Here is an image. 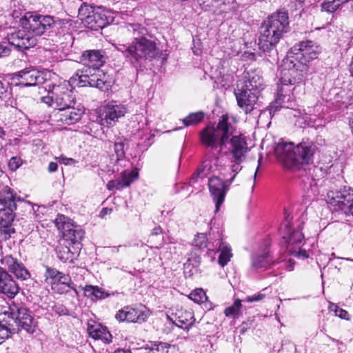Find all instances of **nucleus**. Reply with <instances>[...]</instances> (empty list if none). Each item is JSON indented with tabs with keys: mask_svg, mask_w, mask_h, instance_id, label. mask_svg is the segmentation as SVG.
Masks as SVG:
<instances>
[{
	"mask_svg": "<svg viewBox=\"0 0 353 353\" xmlns=\"http://www.w3.org/2000/svg\"><path fill=\"white\" fill-rule=\"evenodd\" d=\"M289 30L288 12L285 10L272 14L262 23L258 45L269 62L272 63L278 60L276 45Z\"/></svg>",
	"mask_w": 353,
	"mask_h": 353,
	"instance_id": "obj_1",
	"label": "nucleus"
},
{
	"mask_svg": "<svg viewBox=\"0 0 353 353\" xmlns=\"http://www.w3.org/2000/svg\"><path fill=\"white\" fill-rule=\"evenodd\" d=\"M236 123L233 116L228 114L221 115L216 127L208 125L200 132L201 143L211 149L219 148L218 152H220L235 131Z\"/></svg>",
	"mask_w": 353,
	"mask_h": 353,
	"instance_id": "obj_2",
	"label": "nucleus"
},
{
	"mask_svg": "<svg viewBox=\"0 0 353 353\" xmlns=\"http://www.w3.org/2000/svg\"><path fill=\"white\" fill-rule=\"evenodd\" d=\"M9 178L3 183L0 182V231L5 235L4 239L10 237L14 232L11 224L14 219V210H17V202L26 205L23 200L16 196L14 191L7 184Z\"/></svg>",
	"mask_w": 353,
	"mask_h": 353,
	"instance_id": "obj_3",
	"label": "nucleus"
},
{
	"mask_svg": "<svg viewBox=\"0 0 353 353\" xmlns=\"http://www.w3.org/2000/svg\"><path fill=\"white\" fill-rule=\"evenodd\" d=\"M116 48L137 68H145L146 61L152 60L158 54L156 43L146 38H141L139 41L130 46L119 43L116 46Z\"/></svg>",
	"mask_w": 353,
	"mask_h": 353,
	"instance_id": "obj_4",
	"label": "nucleus"
},
{
	"mask_svg": "<svg viewBox=\"0 0 353 353\" xmlns=\"http://www.w3.org/2000/svg\"><path fill=\"white\" fill-rule=\"evenodd\" d=\"M106 61L105 52L103 50H90V87L101 91H108L112 86V79L101 70Z\"/></svg>",
	"mask_w": 353,
	"mask_h": 353,
	"instance_id": "obj_5",
	"label": "nucleus"
},
{
	"mask_svg": "<svg viewBox=\"0 0 353 353\" xmlns=\"http://www.w3.org/2000/svg\"><path fill=\"white\" fill-rule=\"evenodd\" d=\"M1 314L6 316L10 324L17 328V332L24 330L30 334L35 332L37 327L36 321L32 312L28 308L12 303L11 305L3 307Z\"/></svg>",
	"mask_w": 353,
	"mask_h": 353,
	"instance_id": "obj_6",
	"label": "nucleus"
},
{
	"mask_svg": "<svg viewBox=\"0 0 353 353\" xmlns=\"http://www.w3.org/2000/svg\"><path fill=\"white\" fill-rule=\"evenodd\" d=\"M25 15L20 19V26L22 29L31 37H50L55 34L56 21L54 17L50 15L32 14Z\"/></svg>",
	"mask_w": 353,
	"mask_h": 353,
	"instance_id": "obj_7",
	"label": "nucleus"
},
{
	"mask_svg": "<svg viewBox=\"0 0 353 353\" xmlns=\"http://www.w3.org/2000/svg\"><path fill=\"white\" fill-rule=\"evenodd\" d=\"M306 70L307 65L288 54L281 68L280 81L284 85L299 84L301 83Z\"/></svg>",
	"mask_w": 353,
	"mask_h": 353,
	"instance_id": "obj_8",
	"label": "nucleus"
},
{
	"mask_svg": "<svg viewBox=\"0 0 353 353\" xmlns=\"http://www.w3.org/2000/svg\"><path fill=\"white\" fill-rule=\"evenodd\" d=\"M327 202L334 210L347 214L348 208L353 204V190L346 186L339 190L332 188L327 194Z\"/></svg>",
	"mask_w": 353,
	"mask_h": 353,
	"instance_id": "obj_9",
	"label": "nucleus"
},
{
	"mask_svg": "<svg viewBox=\"0 0 353 353\" xmlns=\"http://www.w3.org/2000/svg\"><path fill=\"white\" fill-rule=\"evenodd\" d=\"M321 47L314 41L311 40L302 41L294 45L288 53L307 65V63L317 58L321 52Z\"/></svg>",
	"mask_w": 353,
	"mask_h": 353,
	"instance_id": "obj_10",
	"label": "nucleus"
},
{
	"mask_svg": "<svg viewBox=\"0 0 353 353\" xmlns=\"http://www.w3.org/2000/svg\"><path fill=\"white\" fill-rule=\"evenodd\" d=\"M318 148L315 143L308 139H303L294 149L292 166L299 168L301 165H307L312 161L313 156Z\"/></svg>",
	"mask_w": 353,
	"mask_h": 353,
	"instance_id": "obj_11",
	"label": "nucleus"
},
{
	"mask_svg": "<svg viewBox=\"0 0 353 353\" xmlns=\"http://www.w3.org/2000/svg\"><path fill=\"white\" fill-rule=\"evenodd\" d=\"M57 229L61 231L63 240L70 244L78 243L84 235V232L77 225L67 221V217L59 214L54 221Z\"/></svg>",
	"mask_w": 353,
	"mask_h": 353,
	"instance_id": "obj_12",
	"label": "nucleus"
},
{
	"mask_svg": "<svg viewBox=\"0 0 353 353\" xmlns=\"http://www.w3.org/2000/svg\"><path fill=\"white\" fill-rule=\"evenodd\" d=\"M125 108L121 105H108L100 107L94 110V113H90L93 117H96V122L101 125L109 127L112 125L118 119L123 117L125 114Z\"/></svg>",
	"mask_w": 353,
	"mask_h": 353,
	"instance_id": "obj_13",
	"label": "nucleus"
},
{
	"mask_svg": "<svg viewBox=\"0 0 353 353\" xmlns=\"http://www.w3.org/2000/svg\"><path fill=\"white\" fill-rule=\"evenodd\" d=\"M234 94L238 106L243 110L245 114L250 113L254 110L260 95V92L248 88L247 90L240 85H237V88Z\"/></svg>",
	"mask_w": 353,
	"mask_h": 353,
	"instance_id": "obj_14",
	"label": "nucleus"
},
{
	"mask_svg": "<svg viewBox=\"0 0 353 353\" xmlns=\"http://www.w3.org/2000/svg\"><path fill=\"white\" fill-rule=\"evenodd\" d=\"M53 94L54 100V108H64L73 106L74 104V96L72 90L70 88L69 84L63 82L61 84L53 85L50 92Z\"/></svg>",
	"mask_w": 353,
	"mask_h": 353,
	"instance_id": "obj_15",
	"label": "nucleus"
},
{
	"mask_svg": "<svg viewBox=\"0 0 353 353\" xmlns=\"http://www.w3.org/2000/svg\"><path fill=\"white\" fill-rule=\"evenodd\" d=\"M285 220L282 225L281 230H283V239L285 244H287V250L288 251H292L293 249L292 247L300 246L303 240V234L299 230H292L291 226V221L292 219V216H290L287 211H285Z\"/></svg>",
	"mask_w": 353,
	"mask_h": 353,
	"instance_id": "obj_16",
	"label": "nucleus"
},
{
	"mask_svg": "<svg viewBox=\"0 0 353 353\" xmlns=\"http://www.w3.org/2000/svg\"><path fill=\"white\" fill-rule=\"evenodd\" d=\"M25 30H19L7 36L8 46H12L18 50H23L34 47L37 44V39L30 34L25 33Z\"/></svg>",
	"mask_w": 353,
	"mask_h": 353,
	"instance_id": "obj_17",
	"label": "nucleus"
},
{
	"mask_svg": "<svg viewBox=\"0 0 353 353\" xmlns=\"http://www.w3.org/2000/svg\"><path fill=\"white\" fill-rule=\"evenodd\" d=\"M14 79L18 81L17 85L25 87L36 86L43 83L46 79L43 73L35 69L26 68L14 74Z\"/></svg>",
	"mask_w": 353,
	"mask_h": 353,
	"instance_id": "obj_18",
	"label": "nucleus"
},
{
	"mask_svg": "<svg viewBox=\"0 0 353 353\" xmlns=\"http://www.w3.org/2000/svg\"><path fill=\"white\" fill-rule=\"evenodd\" d=\"M229 185L226 179L225 181L218 176H212L209 179L208 186L213 199L216 202V210H219L223 203Z\"/></svg>",
	"mask_w": 353,
	"mask_h": 353,
	"instance_id": "obj_19",
	"label": "nucleus"
},
{
	"mask_svg": "<svg viewBox=\"0 0 353 353\" xmlns=\"http://www.w3.org/2000/svg\"><path fill=\"white\" fill-rule=\"evenodd\" d=\"M57 111L51 116V120L57 124L71 125L78 121L83 114L81 110H76L73 106L57 108Z\"/></svg>",
	"mask_w": 353,
	"mask_h": 353,
	"instance_id": "obj_20",
	"label": "nucleus"
},
{
	"mask_svg": "<svg viewBox=\"0 0 353 353\" xmlns=\"http://www.w3.org/2000/svg\"><path fill=\"white\" fill-rule=\"evenodd\" d=\"M149 312L147 310H141L131 306H125L118 311L115 318L119 321H128L130 323H142L148 318Z\"/></svg>",
	"mask_w": 353,
	"mask_h": 353,
	"instance_id": "obj_21",
	"label": "nucleus"
},
{
	"mask_svg": "<svg viewBox=\"0 0 353 353\" xmlns=\"http://www.w3.org/2000/svg\"><path fill=\"white\" fill-rule=\"evenodd\" d=\"M19 290V288L12 276L0 268V294L12 299L18 294Z\"/></svg>",
	"mask_w": 353,
	"mask_h": 353,
	"instance_id": "obj_22",
	"label": "nucleus"
},
{
	"mask_svg": "<svg viewBox=\"0 0 353 353\" xmlns=\"http://www.w3.org/2000/svg\"><path fill=\"white\" fill-rule=\"evenodd\" d=\"M1 264L7 267L17 279L26 280L30 278V274L22 263L17 261L11 255H6L1 260Z\"/></svg>",
	"mask_w": 353,
	"mask_h": 353,
	"instance_id": "obj_23",
	"label": "nucleus"
},
{
	"mask_svg": "<svg viewBox=\"0 0 353 353\" xmlns=\"http://www.w3.org/2000/svg\"><path fill=\"white\" fill-rule=\"evenodd\" d=\"M138 178V172L136 170H125L121 172L119 178L110 181L107 185L109 190H122L128 187Z\"/></svg>",
	"mask_w": 353,
	"mask_h": 353,
	"instance_id": "obj_24",
	"label": "nucleus"
},
{
	"mask_svg": "<svg viewBox=\"0 0 353 353\" xmlns=\"http://www.w3.org/2000/svg\"><path fill=\"white\" fill-rule=\"evenodd\" d=\"M90 7L92 11H90V30H101L109 23L105 11L102 7Z\"/></svg>",
	"mask_w": 353,
	"mask_h": 353,
	"instance_id": "obj_25",
	"label": "nucleus"
},
{
	"mask_svg": "<svg viewBox=\"0 0 353 353\" xmlns=\"http://www.w3.org/2000/svg\"><path fill=\"white\" fill-rule=\"evenodd\" d=\"M238 85L245 88L247 90L248 88L260 93L263 89V79L259 74L255 70L246 72L244 74L243 81Z\"/></svg>",
	"mask_w": 353,
	"mask_h": 353,
	"instance_id": "obj_26",
	"label": "nucleus"
},
{
	"mask_svg": "<svg viewBox=\"0 0 353 353\" xmlns=\"http://www.w3.org/2000/svg\"><path fill=\"white\" fill-rule=\"evenodd\" d=\"M231 153L234 159H243L248 150L246 141L241 135L232 136L230 139Z\"/></svg>",
	"mask_w": 353,
	"mask_h": 353,
	"instance_id": "obj_27",
	"label": "nucleus"
},
{
	"mask_svg": "<svg viewBox=\"0 0 353 353\" xmlns=\"http://www.w3.org/2000/svg\"><path fill=\"white\" fill-rule=\"evenodd\" d=\"M294 146L292 143H278L274 148L276 156L281 161L292 165Z\"/></svg>",
	"mask_w": 353,
	"mask_h": 353,
	"instance_id": "obj_28",
	"label": "nucleus"
},
{
	"mask_svg": "<svg viewBox=\"0 0 353 353\" xmlns=\"http://www.w3.org/2000/svg\"><path fill=\"white\" fill-rule=\"evenodd\" d=\"M194 321L195 319L192 311L180 310L175 313V320L173 323L179 327L189 330Z\"/></svg>",
	"mask_w": 353,
	"mask_h": 353,
	"instance_id": "obj_29",
	"label": "nucleus"
},
{
	"mask_svg": "<svg viewBox=\"0 0 353 353\" xmlns=\"http://www.w3.org/2000/svg\"><path fill=\"white\" fill-rule=\"evenodd\" d=\"M272 263V258L269 252H263L261 254H256L253 255L252 259V266L256 270H267L271 267Z\"/></svg>",
	"mask_w": 353,
	"mask_h": 353,
	"instance_id": "obj_30",
	"label": "nucleus"
},
{
	"mask_svg": "<svg viewBox=\"0 0 353 353\" xmlns=\"http://www.w3.org/2000/svg\"><path fill=\"white\" fill-rule=\"evenodd\" d=\"M52 290L59 293L63 294L72 289V282L69 275L63 274L56 281H50Z\"/></svg>",
	"mask_w": 353,
	"mask_h": 353,
	"instance_id": "obj_31",
	"label": "nucleus"
},
{
	"mask_svg": "<svg viewBox=\"0 0 353 353\" xmlns=\"http://www.w3.org/2000/svg\"><path fill=\"white\" fill-rule=\"evenodd\" d=\"M243 160V159H234L228 169H225V172L222 173L223 177L228 180L229 185L234 181L236 174L242 170L243 167L241 164Z\"/></svg>",
	"mask_w": 353,
	"mask_h": 353,
	"instance_id": "obj_32",
	"label": "nucleus"
},
{
	"mask_svg": "<svg viewBox=\"0 0 353 353\" xmlns=\"http://www.w3.org/2000/svg\"><path fill=\"white\" fill-rule=\"evenodd\" d=\"M90 337L109 342L110 341L111 334L105 327H101L100 325H90Z\"/></svg>",
	"mask_w": 353,
	"mask_h": 353,
	"instance_id": "obj_33",
	"label": "nucleus"
},
{
	"mask_svg": "<svg viewBox=\"0 0 353 353\" xmlns=\"http://www.w3.org/2000/svg\"><path fill=\"white\" fill-rule=\"evenodd\" d=\"M88 70H78L76 74L72 77L67 82L70 87H85L88 83Z\"/></svg>",
	"mask_w": 353,
	"mask_h": 353,
	"instance_id": "obj_34",
	"label": "nucleus"
},
{
	"mask_svg": "<svg viewBox=\"0 0 353 353\" xmlns=\"http://www.w3.org/2000/svg\"><path fill=\"white\" fill-rule=\"evenodd\" d=\"M218 251L221 252L218 259L219 263L223 267L230 261L232 256L231 248L226 242L223 241L221 239L219 242Z\"/></svg>",
	"mask_w": 353,
	"mask_h": 353,
	"instance_id": "obj_35",
	"label": "nucleus"
},
{
	"mask_svg": "<svg viewBox=\"0 0 353 353\" xmlns=\"http://www.w3.org/2000/svg\"><path fill=\"white\" fill-rule=\"evenodd\" d=\"M17 332V328L10 324L6 316L0 320V338L3 340L10 337V334Z\"/></svg>",
	"mask_w": 353,
	"mask_h": 353,
	"instance_id": "obj_36",
	"label": "nucleus"
},
{
	"mask_svg": "<svg viewBox=\"0 0 353 353\" xmlns=\"http://www.w3.org/2000/svg\"><path fill=\"white\" fill-rule=\"evenodd\" d=\"M126 30L129 33L132 34L137 42L139 41L141 38H145L143 36L147 33V30L139 23L128 24L126 26Z\"/></svg>",
	"mask_w": 353,
	"mask_h": 353,
	"instance_id": "obj_37",
	"label": "nucleus"
},
{
	"mask_svg": "<svg viewBox=\"0 0 353 353\" xmlns=\"http://www.w3.org/2000/svg\"><path fill=\"white\" fill-rule=\"evenodd\" d=\"M205 117V113L203 111L190 113L183 119V123L185 126L196 125L200 123Z\"/></svg>",
	"mask_w": 353,
	"mask_h": 353,
	"instance_id": "obj_38",
	"label": "nucleus"
},
{
	"mask_svg": "<svg viewBox=\"0 0 353 353\" xmlns=\"http://www.w3.org/2000/svg\"><path fill=\"white\" fill-rule=\"evenodd\" d=\"M348 0H325L321 4L322 11L328 13L334 12L342 4Z\"/></svg>",
	"mask_w": 353,
	"mask_h": 353,
	"instance_id": "obj_39",
	"label": "nucleus"
},
{
	"mask_svg": "<svg viewBox=\"0 0 353 353\" xmlns=\"http://www.w3.org/2000/svg\"><path fill=\"white\" fill-rule=\"evenodd\" d=\"M241 307V301L240 299H236L231 306L227 307L225 309L224 314L227 317L236 319L240 315Z\"/></svg>",
	"mask_w": 353,
	"mask_h": 353,
	"instance_id": "obj_40",
	"label": "nucleus"
},
{
	"mask_svg": "<svg viewBox=\"0 0 353 353\" xmlns=\"http://www.w3.org/2000/svg\"><path fill=\"white\" fill-rule=\"evenodd\" d=\"M170 345L165 343L154 342L147 344L145 349L149 350L151 353H169Z\"/></svg>",
	"mask_w": 353,
	"mask_h": 353,
	"instance_id": "obj_41",
	"label": "nucleus"
},
{
	"mask_svg": "<svg viewBox=\"0 0 353 353\" xmlns=\"http://www.w3.org/2000/svg\"><path fill=\"white\" fill-rule=\"evenodd\" d=\"M190 298L196 303H201L207 299V296L203 289L199 288L190 293Z\"/></svg>",
	"mask_w": 353,
	"mask_h": 353,
	"instance_id": "obj_42",
	"label": "nucleus"
},
{
	"mask_svg": "<svg viewBox=\"0 0 353 353\" xmlns=\"http://www.w3.org/2000/svg\"><path fill=\"white\" fill-rule=\"evenodd\" d=\"M90 292H91V295L90 294V297L94 301L104 299L108 296V294L105 291L102 290L97 286H93L90 285Z\"/></svg>",
	"mask_w": 353,
	"mask_h": 353,
	"instance_id": "obj_43",
	"label": "nucleus"
},
{
	"mask_svg": "<svg viewBox=\"0 0 353 353\" xmlns=\"http://www.w3.org/2000/svg\"><path fill=\"white\" fill-rule=\"evenodd\" d=\"M57 254L59 259L63 261H66L71 257V252L67 245L64 246L60 245L58 246L57 248Z\"/></svg>",
	"mask_w": 353,
	"mask_h": 353,
	"instance_id": "obj_44",
	"label": "nucleus"
},
{
	"mask_svg": "<svg viewBox=\"0 0 353 353\" xmlns=\"http://www.w3.org/2000/svg\"><path fill=\"white\" fill-rule=\"evenodd\" d=\"M63 273L54 268H47L45 273L46 281L50 283V281H56Z\"/></svg>",
	"mask_w": 353,
	"mask_h": 353,
	"instance_id": "obj_45",
	"label": "nucleus"
},
{
	"mask_svg": "<svg viewBox=\"0 0 353 353\" xmlns=\"http://www.w3.org/2000/svg\"><path fill=\"white\" fill-rule=\"evenodd\" d=\"M329 308H330V311H333L334 312L336 316H337L343 319L349 320L350 315L346 310H345L342 308H340L338 305H336L334 303H331L330 305Z\"/></svg>",
	"mask_w": 353,
	"mask_h": 353,
	"instance_id": "obj_46",
	"label": "nucleus"
},
{
	"mask_svg": "<svg viewBox=\"0 0 353 353\" xmlns=\"http://www.w3.org/2000/svg\"><path fill=\"white\" fill-rule=\"evenodd\" d=\"M208 238L206 234H198L194 239V245L200 248H205L207 246Z\"/></svg>",
	"mask_w": 353,
	"mask_h": 353,
	"instance_id": "obj_47",
	"label": "nucleus"
},
{
	"mask_svg": "<svg viewBox=\"0 0 353 353\" xmlns=\"http://www.w3.org/2000/svg\"><path fill=\"white\" fill-rule=\"evenodd\" d=\"M22 164V160L19 157H12L8 162V168L12 171L17 170Z\"/></svg>",
	"mask_w": 353,
	"mask_h": 353,
	"instance_id": "obj_48",
	"label": "nucleus"
},
{
	"mask_svg": "<svg viewBox=\"0 0 353 353\" xmlns=\"http://www.w3.org/2000/svg\"><path fill=\"white\" fill-rule=\"evenodd\" d=\"M114 152L117 155V160H121L125 157L124 143L118 142L114 143Z\"/></svg>",
	"mask_w": 353,
	"mask_h": 353,
	"instance_id": "obj_49",
	"label": "nucleus"
},
{
	"mask_svg": "<svg viewBox=\"0 0 353 353\" xmlns=\"http://www.w3.org/2000/svg\"><path fill=\"white\" fill-rule=\"evenodd\" d=\"M7 90L8 86L0 80V105L6 102V99L8 98L10 95Z\"/></svg>",
	"mask_w": 353,
	"mask_h": 353,
	"instance_id": "obj_50",
	"label": "nucleus"
},
{
	"mask_svg": "<svg viewBox=\"0 0 353 353\" xmlns=\"http://www.w3.org/2000/svg\"><path fill=\"white\" fill-rule=\"evenodd\" d=\"M10 51V48L6 43H0V57L8 56Z\"/></svg>",
	"mask_w": 353,
	"mask_h": 353,
	"instance_id": "obj_51",
	"label": "nucleus"
},
{
	"mask_svg": "<svg viewBox=\"0 0 353 353\" xmlns=\"http://www.w3.org/2000/svg\"><path fill=\"white\" fill-rule=\"evenodd\" d=\"M265 295L261 292L252 296H247L245 301L248 302L259 301L265 298Z\"/></svg>",
	"mask_w": 353,
	"mask_h": 353,
	"instance_id": "obj_52",
	"label": "nucleus"
},
{
	"mask_svg": "<svg viewBox=\"0 0 353 353\" xmlns=\"http://www.w3.org/2000/svg\"><path fill=\"white\" fill-rule=\"evenodd\" d=\"M289 252L298 258L307 259L309 256L307 251L305 250H300L299 251H296L292 249V251Z\"/></svg>",
	"mask_w": 353,
	"mask_h": 353,
	"instance_id": "obj_53",
	"label": "nucleus"
},
{
	"mask_svg": "<svg viewBox=\"0 0 353 353\" xmlns=\"http://www.w3.org/2000/svg\"><path fill=\"white\" fill-rule=\"evenodd\" d=\"M42 101L48 105H54V100L53 99V94L50 96H46L42 97Z\"/></svg>",
	"mask_w": 353,
	"mask_h": 353,
	"instance_id": "obj_54",
	"label": "nucleus"
},
{
	"mask_svg": "<svg viewBox=\"0 0 353 353\" xmlns=\"http://www.w3.org/2000/svg\"><path fill=\"white\" fill-rule=\"evenodd\" d=\"M59 161L61 163H63L65 165H69V164L74 162V160L71 158H67V157L61 156L60 157H59Z\"/></svg>",
	"mask_w": 353,
	"mask_h": 353,
	"instance_id": "obj_55",
	"label": "nucleus"
},
{
	"mask_svg": "<svg viewBox=\"0 0 353 353\" xmlns=\"http://www.w3.org/2000/svg\"><path fill=\"white\" fill-rule=\"evenodd\" d=\"M112 211V210L111 208H103L99 213V217H101V219H105L106 215L110 214Z\"/></svg>",
	"mask_w": 353,
	"mask_h": 353,
	"instance_id": "obj_56",
	"label": "nucleus"
},
{
	"mask_svg": "<svg viewBox=\"0 0 353 353\" xmlns=\"http://www.w3.org/2000/svg\"><path fill=\"white\" fill-rule=\"evenodd\" d=\"M54 310L59 315H65L67 314L66 309L63 305H55Z\"/></svg>",
	"mask_w": 353,
	"mask_h": 353,
	"instance_id": "obj_57",
	"label": "nucleus"
},
{
	"mask_svg": "<svg viewBox=\"0 0 353 353\" xmlns=\"http://www.w3.org/2000/svg\"><path fill=\"white\" fill-rule=\"evenodd\" d=\"M285 97H286V95H284L283 94V89L281 88L280 90H278L277 98L276 99V103H281L283 101H284V98H285Z\"/></svg>",
	"mask_w": 353,
	"mask_h": 353,
	"instance_id": "obj_58",
	"label": "nucleus"
},
{
	"mask_svg": "<svg viewBox=\"0 0 353 353\" xmlns=\"http://www.w3.org/2000/svg\"><path fill=\"white\" fill-rule=\"evenodd\" d=\"M285 268L288 271H292L294 270V262L290 259L289 261L285 262Z\"/></svg>",
	"mask_w": 353,
	"mask_h": 353,
	"instance_id": "obj_59",
	"label": "nucleus"
},
{
	"mask_svg": "<svg viewBox=\"0 0 353 353\" xmlns=\"http://www.w3.org/2000/svg\"><path fill=\"white\" fill-rule=\"evenodd\" d=\"M58 168V165L57 163L50 162L48 165V170L50 172H55Z\"/></svg>",
	"mask_w": 353,
	"mask_h": 353,
	"instance_id": "obj_60",
	"label": "nucleus"
},
{
	"mask_svg": "<svg viewBox=\"0 0 353 353\" xmlns=\"http://www.w3.org/2000/svg\"><path fill=\"white\" fill-rule=\"evenodd\" d=\"M262 159H263V156H262L261 154H260L259 158V160H258V167H257V168H256V171H255V172H254V179H255V178H256V173H257V171H258V170H259V166L261 165V162H262Z\"/></svg>",
	"mask_w": 353,
	"mask_h": 353,
	"instance_id": "obj_61",
	"label": "nucleus"
},
{
	"mask_svg": "<svg viewBox=\"0 0 353 353\" xmlns=\"http://www.w3.org/2000/svg\"><path fill=\"white\" fill-rule=\"evenodd\" d=\"M114 353H131L130 350H117Z\"/></svg>",
	"mask_w": 353,
	"mask_h": 353,
	"instance_id": "obj_62",
	"label": "nucleus"
},
{
	"mask_svg": "<svg viewBox=\"0 0 353 353\" xmlns=\"http://www.w3.org/2000/svg\"><path fill=\"white\" fill-rule=\"evenodd\" d=\"M161 232V228H155L154 230H153V232H152V234H158L159 232Z\"/></svg>",
	"mask_w": 353,
	"mask_h": 353,
	"instance_id": "obj_63",
	"label": "nucleus"
},
{
	"mask_svg": "<svg viewBox=\"0 0 353 353\" xmlns=\"http://www.w3.org/2000/svg\"><path fill=\"white\" fill-rule=\"evenodd\" d=\"M347 213H350L353 216V204L348 208Z\"/></svg>",
	"mask_w": 353,
	"mask_h": 353,
	"instance_id": "obj_64",
	"label": "nucleus"
}]
</instances>
